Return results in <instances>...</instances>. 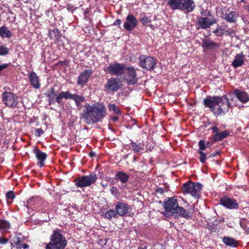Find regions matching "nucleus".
<instances>
[{
    "mask_svg": "<svg viewBox=\"0 0 249 249\" xmlns=\"http://www.w3.org/2000/svg\"><path fill=\"white\" fill-rule=\"evenodd\" d=\"M219 30H224L222 29V28L221 27H220L219 28H217L213 32L217 37H218V36H222L223 35V33H220L219 32Z\"/></svg>",
    "mask_w": 249,
    "mask_h": 249,
    "instance_id": "43",
    "label": "nucleus"
},
{
    "mask_svg": "<svg viewBox=\"0 0 249 249\" xmlns=\"http://www.w3.org/2000/svg\"><path fill=\"white\" fill-rule=\"evenodd\" d=\"M117 215L118 214L115 209H110L105 213V217L109 220H111L113 217H116Z\"/></svg>",
    "mask_w": 249,
    "mask_h": 249,
    "instance_id": "35",
    "label": "nucleus"
},
{
    "mask_svg": "<svg viewBox=\"0 0 249 249\" xmlns=\"http://www.w3.org/2000/svg\"><path fill=\"white\" fill-rule=\"evenodd\" d=\"M205 143H206L207 148L210 147L213 144L212 142H210L209 141H207L206 142H205Z\"/></svg>",
    "mask_w": 249,
    "mask_h": 249,
    "instance_id": "53",
    "label": "nucleus"
},
{
    "mask_svg": "<svg viewBox=\"0 0 249 249\" xmlns=\"http://www.w3.org/2000/svg\"><path fill=\"white\" fill-rule=\"evenodd\" d=\"M10 65V63H4L1 65L0 64V73L5 69L7 68Z\"/></svg>",
    "mask_w": 249,
    "mask_h": 249,
    "instance_id": "45",
    "label": "nucleus"
},
{
    "mask_svg": "<svg viewBox=\"0 0 249 249\" xmlns=\"http://www.w3.org/2000/svg\"><path fill=\"white\" fill-rule=\"evenodd\" d=\"M129 147L134 153H139L144 150L143 145L141 142L137 143L131 141L129 144Z\"/></svg>",
    "mask_w": 249,
    "mask_h": 249,
    "instance_id": "30",
    "label": "nucleus"
},
{
    "mask_svg": "<svg viewBox=\"0 0 249 249\" xmlns=\"http://www.w3.org/2000/svg\"><path fill=\"white\" fill-rule=\"evenodd\" d=\"M122 23V20L120 19H117L113 23V25L117 26L120 25Z\"/></svg>",
    "mask_w": 249,
    "mask_h": 249,
    "instance_id": "49",
    "label": "nucleus"
},
{
    "mask_svg": "<svg viewBox=\"0 0 249 249\" xmlns=\"http://www.w3.org/2000/svg\"><path fill=\"white\" fill-rule=\"evenodd\" d=\"M223 18L228 22L235 23L237 21L239 17L238 13L236 11H232L229 13L223 14Z\"/></svg>",
    "mask_w": 249,
    "mask_h": 249,
    "instance_id": "27",
    "label": "nucleus"
},
{
    "mask_svg": "<svg viewBox=\"0 0 249 249\" xmlns=\"http://www.w3.org/2000/svg\"><path fill=\"white\" fill-rule=\"evenodd\" d=\"M94 155H95V154H94V153H93V152H90V153H89V156H90V157L94 156Z\"/></svg>",
    "mask_w": 249,
    "mask_h": 249,
    "instance_id": "56",
    "label": "nucleus"
},
{
    "mask_svg": "<svg viewBox=\"0 0 249 249\" xmlns=\"http://www.w3.org/2000/svg\"><path fill=\"white\" fill-rule=\"evenodd\" d=\"M138 25V20L132 14H129L126 18L124 23V29L127 32L133 30Z\"/></svg>",
    "mask_w": 249,
    "mask_h": 249,
    "instance_id": "16",
    "label": "nucleus"
},
{
    "mask_svg": "<svg viewBox=\"0 0 249 249\" xmlns=\"http://www.w3.org/2000/svg\"><path fill=\"white\" fill-rule=\"evenodd\" d=\"M66 62L65 61H61L60 62V63H65Z\"/></svg>",
    "mask_w": 249,
    "mask_h": 249,
    "instance_id": "59",
    "label": "nucleus"
},
{
    "mask_svg": "<svg viewBox=\"0 0 249 249\" xmlns=\"http://www.w3.org/2000/svg\"><path fill=\"white\" fill-rule=\"evenodd\" d=\"M49 238L50 242L46 244L45 249H65L67 246L68 241L59 229L53 230Z\"/></svg>",
    "mask_w": 249,
    "mask_h": 249,
    "instance_id": "4",
    "label": "nucleus"
},
{
    "mask_svg": "<svg viewBox=\"0 0 249 249\" xmlns=\"http://www.w3.org/2000/svg\"><path fill=\"white\" fill-rule=\"evenodd\" d=\"M92 74V71L90 69H85L82 71L77 77V84L79 85L84 86L88 81Z\"/></svg>",
    "mask_w": 249,
    "mask_h": 249,
    "instance_id": "18",
    "label": "nucleus"
},
{
    "mask_svg": "<svg viewBox=\"0 0 249 249\" xmlns=\"http://www.w3.org/2000/svg\"><path fill=\"white\" fill-rule=\"evenodd\" d=\"M129 178V175L123 171H118L115 174L114 179L120 181L122 184H124L128 182Z\"/></svg>",
    "mask_w": 249,
    "mask_h": 249,
    "instance_id": "26",
    "label": "nucleus"
},
{
    "mask_svg": "<svg viewBox=\"0 0 249 249\" xmlns=\"http://www.w3.org/2000/svg\"><path fill=\"white\" fill-rule=\"evenodd\" d=\"M9 242V240L8 238H6L2 236H0V245H6Z\"/></svg>",
    "mask_w": 249,
    "mask_h": 249,
    "instance_id": "44",
    "label": "nucleus"
},
{
    "mask_svg": "<svg viewBox=\"0 0 249 249\" xmlns=\"http://www.w3.org/2000/svg\"><path fill=\"white\" fill-rule=\"evenodd\" d=\"M148 26H149L151 28L153 29V25L152 24H150V25H148Z\"/></svg>",
    "mask_w": 249,
    "mask_h": 249,
    "instance_id": "57",
    "label": "nucleus"
},
{
    "mask_svg": "<svg viewBox=\"0 0 249 249\" xmlns=\"http://www.w3.org/2000/svg\"><path fill=\"white\" fill-rule=\"evenodd\" d=\"M167 5L173 10H179L187 13L192 12L196 7L194 0H168Z\"/></svg>",
    "mask_w": 249,
    "mask_h": 249,
    "instance_id": "5",
    "label": "nucleus"
},
{
    "mask_svg": "<svg viewBox=\"0 0 249 249\" xmlns=\"http://www.w3.org/2000/svg\"><path fill=\"white\" fill-rule=\"evenodd\" d=\"M45 95L48 98L49 105H53L56 103L60 105L62 104L63 99L66 100L70 99L74 101L76 106L79 110L82 107V103L86 101L84 96L77 94H72L70 91H62L57 93L53 88L48 89Z\"/></svg>",
    "mask_w": 249,
    "mask_h": 249,
    "instance_id": "2",
    "label": "nucleus"
},
{
    "mask_svg": "<svg viewBox=\"0 0 249 249\" xmlns=\"http://www.w3.org/2000/svg\"><path fill=\"white\" fill-rule=\"evenodd\" d=\"M245 55L243 54V52L239 54H237L235 56V58L232 62V66L234 68H236L241 66L244 63V57Z\"/></svg>",
    "mask_w": 249,
    "mask_h": 249,
    "instance_id": "29",
    "label": "nucleus"
},
{
    "mask_svg": "<svg viewBox=\"0 0 249 249\" xmlns=\"http://www.w3.org/2000/svg\"><path fill=\"white\" fill-rule=\"evenodd\" d=\"M225 34L227 36H231L232 35V34H233V31H227V30H226L225 31Z\"/></svg>",
    "mask_w": 249,
    "mask_h": 249,
    "instance_id": "52",
    "label": "nucleus"
},
{
    "mask_svg": "<svg viewBox=\"0 0 249 249\" xmlns=\"http://www.w3.org/2000/svg\"><path fill=\"white\" fill-rule=\"evenodd\" d=\"M233 95L242 103H246L249 101V94L246 91L236 89L233 91Z\"/></svg>",
    "mask_w": 249,
    "mask_h": 249,
    "instance_id": "19",
    "label": "nucleus"
},
{
    "mask_svg": "<svg viewBox=\"0 0 249 249\" xmlns=\"http://www.w3.org/2000/svg\"><path fill=\"white\" fill-rule=\"evenodd\" d=\"M178 205V197L177 196L166 198L163 205L164 210V215L166 217L174 215L175 212L177 210Z\"/></svg>",
    "mask_w": 249,
    "mask_h": 249,
    "instance_id": "8",
    "label": "nucleus"
},
{
    "mask_svg": "<svg viewBox=\"0 0 249 249\" xmlns=\"http://www.w3.org/2000/svg\"><path fill=\"white\" fill-rule=\"evenodd\" d=\"M38 201L37 198L32 197L27 202L26 207L29 209L32 207L35 208L37 207L36 202Z\"/></svg>",
    "mask_w": 249,
    "mask_h": 249,
    "instance_id": "34",
    "label": "nucleus"
},
{
    "mask_svg": "<svg viewBox=\"0 0 249 249\" xmlns=\"http://www.w3.org/2000/svg\"><path fill=\"white\" fill-rule=\"evenodd\" d=\"M35 132L36 136L39 137L44 133V131L41 128H35Z\"/></svg>",
    "mask_w": 249,
    "mask_h": 249,
    "instance_id": "42",
    "label": "nucleus"
},
{
    "mask_svg": "<svg viewBox=\"0 0 249 249\" xmlns=\"http://www.w3.org/2000/svg\"><path fill=\"white\" fill-rule=\"evenodd\" d=\"M110 192H111V194L113 196H115L116 197H118V196L120 195V193L118 191V189L116 187H115V186H113L111 188Z\"/></svg>",
    "mask_w": 249,
    "mask_h": 249,
    "instance_id": "41",
    "label": "nucleus"
},
{
    "mask_svg": "<svg viewBox=\"0 0 249 249\" xmlns=\"http://www.w3.org/2000/svg\"><path fill=\"white\" fill-rule=\"evenodd\" d=\"M10 49L3 45H0V56H6L9 53Z\"/></svg>",
    "mask_w": 249,
    "mask_h": 249,
    "instance_id": "40",
    "label": "nucleus"
},
{
    "mask_svg": "<svg viewBox=\"0 0 249 249\" xmlns=\"http://www.w3.org/2000/svg\"><path fill=\"white\" fill-rule=\"evenodd\" d=\"M10 228V223L3 219H0V230H7Z\"/></svg>",
    "mask_w": 249,
    "mask_h": 249,
    "instance_id": "38",
    "label": "nucleus"
},
{
    "mask_svg": "<svg viewBox=\"0 0 249 249\" xmlns=\"http://www.w3.org/2000/svg\"><path fill=\"white\" fill-rule=\"evenodd\" d=\"M209 230H210V231H212V232H216V231H217V228L216 227H215V226H211L209 228Z\"/></svg>",
    "mask_w": 249,
    "mask_h": 249,
    "instance_id": "51",
    "label": "nucleus"
},
{
    "mask_svg": "<svg viewBox=\"0 0 249 249\" xmlns=\"http://www.w3.org/2000/svg\"><path fill=\"white\" fill-rule=\"evenodd\" d=\"M107 109L103 103H97L92 105L86 103L81 119L88 125L101 122L107 113Z\"/></svg>",
    "mask_w": 249,
    "mask_h": 249,
    "instance_id": "1",
    "label": "nucleus"
},
{
    "mask_svg": "<svg viewBox=\"0 0 249 249\" xmlns=\"http://www.w3.org/2000/svg\"><path fill=\"white\" fill-rule=\"evenodd\" d=\"M49 36L51 38H59L60 37V34L59 30L57 28H54L53 30L49 31Z\"/></svg>",
    "mask_w": 249,
    "mask_h": 249,
    "instance_id": "36",
    "label": "nucleus"
},
{
    "mask_svg": "<svg viewBox=\"0 0 249 249\" xmlns=\"http://www.w3.org/2000/svg\"><path fill=\"white\" fill-rule=\"evenodd\" d=\"M240 2H246L245 0H240Z\"/></svg>",
    "mask_w": 249,
    "mask_h": 249,
    "instance_id": "58",
    "label": "nucleus"
},
{
    "mask_svg": "<svg viewBox=\"0 0 249 249\" xmlns=\"http://www.w3.org/2000/svg\"><path fill=\"white\" fill-rule=\"evenodd\" d=\"M202 15L206 16V17L207 18H214L211 12L209 11H204L203 13H202Z\"/></svg>",
    "mask_w": 249,
    "mask_h": 249,
    "instance_id": "46",
    "label": "nucleus"
},
{
    "mask_svg": "<svg viewBox=\"0 0 249 249\" xmlns=\"http://www.w3.org/2000/svg\"><path fill=\"white\" fill-rule=\"evenodd\" d=\"M105 87L107 90L111 91H117L119 89L118 80L115 78H110L107 80Z\"/></svg>",
    "mask_w": 249,
    "mask_h": 249,
    "instance_id": "21",
    "label": "nucleus"
},
{
    "mask_svg": "<svg viewBox=\"0 0 249 249\" xmlns=\"http://www.w3.org/2000/svg\"><path fill=\"white\" fill-rule=\"evenodd\" d=\"M222 242L226 246L231 248H237L239 246V241L229 236H224L222 238Z\"/></svg>",
    "mask_w": 249,
    "mask_h": 249,
    "instance_id": "28",
    "label": "nucleus"
},
{
    "mask_svg": "<svg viewBox=\"0 0 249 249\" xmlns=\"http://www.w3.org/2000/svg\"><path fill=\"white\" fill-rule=\"evenodd\" d=\"M156 192L160 195H163L165 191L161 187H158L156 190Z\"/></svg>",
    "mask_w": 249,
    "mask_h": 249,
    "instance_id": "47",
    "label": "nucleus"
},
{
    "mask_svg": "<svg viewBox=\"0 0 249 249\" xmlns=\"http://www.w3.org/2000/svg\"><path fill=\"white\" fill-rule=\"evenodd\" d=\"M97 179V175L92 172L88 176H82L76 178L74 182L77 187L82 188L90 186L94 183Z\"/></svg>",
    "mask_w": 249,
    "mask_h": 249,
    "instance_id": "9",
    "label": "nucleus"
},
{
    "mask_svg": "<svg viewBox=\"0 0 249 249\" xmlns=\"http://www.w3.org/2000/svg\"><path fill=\"white\" fill-rule=\"evenodd\" d=\"M118 120L119 118L117 116H114L110 118V120L113 122H116Z\"/></svg>",
    "mask_w": 249,
    "mask_h": 249,
    "instance_id": "50",
    "label": "nucleus"
},
{
    "mask_svg": "<svg viewBox=\"0 0 249 249\" xmlns=\"http://www.w3.org/2000/svg\"><path fill=\"white\" fill-rule=\"evenodd\" d=\"M139 20L142 24L143 26H148V24L151 23V20L150 19L145 15L144 14V16L139 18Z\"/></svg>",
    "mask_w": 249,
    "mask_h": 249,
    "instance_id": "39",
    "label": "nucleus"
},
{
    "mask_svg": "<svg viewBox=\"0 0 249 249\" xmlns=\"http://www.w3.org/2000/svg\"><path fill=\"white\" fill-rule=\"evenodd\" d=\"M219 203L227 209L237 210L239 208V204L237 202V200L227 196H224L220 198Z\"/></svg>",
    "mask_w": 249,
    "mask_h": 249,
    "instance_id": "12",
    "label": "nucleus"
},
{
    "mask_svg": "<svg viewBox=\"0 0 249 249\" xmlns=\"http://www.w3.org/2000/svg\"><path fill=\"white\" fill-rule=\"evenodd\" d=\"M4 91L2 93V101L4 104L10 108L18 107L19 97L9 88L4 87Z\"/></svg>",
    "mask_w": 249,
    "mask_h": 249,
    "instance_id": "6",
    "label": "nucleus"
},
{
    "mask_svg": "<svg viewBox=\"0 0 249 249\" xmlns=\"http://www.w3.org/2000/svg\"><path fill=\"white\" fill-rule=\"evenodd\" d=\"M175 216L189 219L191 217V213L188 210L184 209L182 207L178 206L177 210L175 212Z\"/></svg>",
    "mask_w": 249,
    "mask_h": 249,
    "instance_id": "25",
    "label": "nucleus"
},
{
    "mask_svg": "<svg viewBox=\"0 0 249 249\" xmlns=\"http://www.w3.org/2000/svg\"><path fill=\"white\" fill-rule=\"evenodd\" d=\"M16 196L15 193L12 191H9L7 192L6 194V198L7 201V204L9 206L11 203H13V200L15 198Z\"/></svg>",
    "mask_w": 249,
    "mask_h": 249,
    "instance_id": "33",
    "label": "nucleus"
},
{
    "mask_svg": "<svg viewBox=\"0 0 249 249\" xmlns=\"http://www.w3.org/2000/svg\"><path fill=\"white\" fill-rule=\"evenodd\" d=\"M203 103L216 116L228 112L231 107L229 99L225 95L207 96L203 99Z\"/></svg>",
    "mask_w": 249,
    "mask_h": 249,
    "instance_id": "3",
    "label": "nucleus"
},
{
    "mask_svg": "<svg viewBox=\"0 0 249 249\" xmlns=\"http://www.w3.org/2000/svg\"><path fill=\"white\" fill-rule=\"evenodd\" d=\"M202 185L199 182L188 181L184 183L181 190L184 194H190L193 197L198 198L200 196Z\"/></svg>",
    "mask_w": 249,
    "mask_h": 249,
    "instance_id": "7",
    "label": "nucleus"
},
{
    "mask_svg": "<svg viewBox=\"0 0 249 249\" xmlns=\"http://www.w3.org/2000/svg\"><path fill=\"white\" fill-rule=\"evenodd\" d=\"M199 149L197 150V153L200 155L199 158V161L202 163H204L207 159L206 154L203 152L207 148L205 142L202 140L199 141L198 143Z\"/></svg>",
    "mask_w": 249,
    "mask_h": 249,
    "instance_id": "20",
    "label": "nucleus"
},
{
    "mask_svg": "<svg viewBox=\"0 0 249 249\" xmlns=\"http://www.w3.org/2000/svg\"><path fill=\"white\" fill-rule=\"evenodd\" d=\"M126 66L123 63L115 62L107 66L104 71L106 72L113 75L121 76L124 73Z\"/></svg>",
    "mask_w": 249,
    "mask_h": 249,
    "instance_id": "11",
    "label": "nucleus"
},
{
    "mask_svg": "<svg viewBox=\"0 0 249 249\" xmlns=\"http://www.w3.org/2000/svg\"><path fill=\"white\" fill-rule=\"evenodd\" d=\"M29 80L31 85L36 89L40 87L39 77L34 71L31 72L29 74Z\"/></svg>",
    "mask_w": 249,
    "mask_h": 249,
    "instance_id": "22",
    "label": "nucleus"
},
{
    "mask_svg": "<svg viewBox=\"0 0 249 249\" xmlns=\"http://www.w3.org/2000/svg\"><path fill=\"white\" fill-rule=\"evenodd\" d=\"M244 8L249 12V5L244 6Z\"/></svg>",
    "mask_w": 249,
    "mask_h": 249,
    "instance_id": "55",
    "label": "nucleus"
},
{
    "mask_svg": "<svg viewBox=\"0 0 249 249\" xmlns=\"http://www.w3.org/2000/svg\"><path fill=\"white\" fill-rule=\"evenodd\" d=\"M115 209L118 215L123 216L128 213L131 209V206L125 203L117 201L115 203Z\"/></svg>",
    "mask_w": 249,
    "mask_h": 249,
    "instance_id": "17",
    "label": "nucleus"
},
{
    "mask_svg": "<svg viewBox=\"0 0 249 249\" xmlns=\"http://www.w3.org/2000/svg\"><path fill=\"white\" fill-rule=\"evenodd\" d=\"M202 47L203 48L207 49L210 50H214L220 47V44L214 42L208 39H204L202 40Z\"/></svg>",
    "mask_w": 249,
    "mask_h": 249,
    "instance_id": "24",
    "label": "nucleus"
},
{
    "mask_svg": "<svg viewBox=\"0 0 249 249\" xmlns=\"http://www.w3.org/2000/svg\"><path fill=\"white\" fill-rule=\"evenodd\" d=\"M220 154V152L216 151L211 154H210L208 158H213L217 155H219Z\"/></svg>",
    "mask_w": 249,
    "mask_h": 249,
    "instance_id": "48",
    "label": "nucleus"
},
{
    "mask_svg": "<svg viewBox=\"0 0 249 249\" xmlns=\"http://www.w3.org/2000/svg\"><path fill=\"white\" fill-rule=\"evenodd\" d=\"M215 18H207L200 17L197 18L196 24L198 26L197 29H206L209 28L212 25L216 23Z\"/></svg>",
    "mask_w": 249,
    "mask_h": 249,
    "instance_id": "13",
    "label": "nucleus"
},
{
    "mask_svg": "<svg viewBox=\"0 0 249 249\" xmlns=\"http://www.w3.org/2000/svg\"><path fill=\"white\" fill-rule=\"evenodd\" d=\"M139 66L147 71H151L156 67L157 60L153 57L142 55L139 56Z\"/></svg>",
    "mask_w": 249,
    "mask_h": 249,
    "instance_id": "10",
    "label": "nucleus"
},
{
    "mask_svg": "<svg viewBox=\"0 0 249 249\" xmlns=\"http://www.w3.org/2000/svg\"><path fill=\"white\" fill-rule=\"evenodd\" d=\"M125 71H127L125 81L128 85H134L138 82L137 74L136 70L133 67H126Z\"/></svg>",
    "mask_w": 249,
    "mask_h": 249,
    "instance_id": "15",
    "label": "nucleus"
},
{
    "mask_svg": "<svg viewBox=\"0 0 249 249\" xmlns=\"http://www.w3.org/2000/svg\"><path fill=\"white\" fill-rule=\"evenodd\" d=\"M29 246L27 244H22V248H23L24 249H28L29 248Z\"/></svg>",
    "mask_w": 249,
    "mask_h": 249,
    "instance_id": "54",
    "label": "nucleus"
},
{
    "mask_svg": "<svg viewBox=\"0 0 249 249\" xmlns=\"http://www.w3.org/2000/svg\"><path fill=\"white\" fill-rule=\"evenodd\" d=\"M34 153L36 158L39 160V165L40 167L44 166V161L47 159V155L46 153L41 151L37 147H36L34 150Z\"/></svg>",
    "mask_w": 249,
    "mask_h": 249,
    "instance_id": "23",
    "label": "nucleus"
},
{
    "mask_svg": "<svg viewBox=\"0 0 249 249\" xmlns=\"http://www.w3.org/2000/svg\"><path fill=\"white\" fill-rule=\"evenodd\" d=\"M210 129L212 130L213 133H214L211 138L213 142L221 141L230 135V132L227 130L219 132L218 128L216 126L211 127Z\"/></svg>",
    "mask_w": 249,
    "mask_h": 249,
    "instance_id": "14",
    "label": "nucleus"
},
{
    "mask_svg": "<svg viewBox=\"0 0 249 249\" xmlns=\"http://www.w3.org/2000/svg\"><path fill=\"white\" fill-rule=\"evenodd\" d=\"M49 11H46V13H47V14H49Z\"/></svg>",
    "mask_w": 249,
    "mask_h": 249,
    "instance_id": "60",
    "label": "nucleus"
},
{
    "mask_svg": "<svg viewBox=\"0 0 249 249\" xmlns=\"http://www.w3.org/2000/svg\"><path fill=\"white\" fill-rule=\"evenodd\" d=\"M12 36L11 32L5 26L0 27V36L2 38H9Z\"/></svg>",
    "mask_w": 249,
    "mask_h": 249,
    "instance_id": "31",
    "label": "nucleus"
},
{
    "mask_svg": "<svg viewBox=\"0 0 249 249\" xmlns=\"http://www.w3.org/2000/svg\"><path fill=\"white\" fill-rule=\"evenodd\" d=\"M109 112L115 114L116 115H121L122 111L119 108L118 106L115 104L109 103L107 106Z\"/></svg>",
    "mask_w": 249,
    "mask_h": 249,
    "instance_id": "32",
    "label": "nucleus"
},
{
    "mask_svg": "<svg viewBox=\"0 0 249 249\" xmlns=\"http://www.w3.org/2000/svg\"><path fill=\"white\" fill-rule=\"evenodd\" d=\"M11 246L13 247H16L17 249H20L22 248V244L21 243L20 239L17 237L13 239V242L11 243Z\"/></svg>",
    "mask_w": 249,
    "mask_h": 249,
    "instance_id": "37",
    "label": "nucleus"
}]
</instances>
